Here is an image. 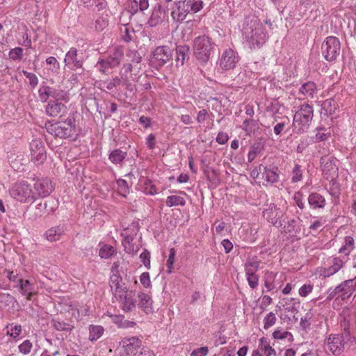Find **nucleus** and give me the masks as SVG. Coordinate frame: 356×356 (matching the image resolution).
Segmentation results:
<instances>
[{
    "instance_id": "obj_1",
    "label": "nucleus",
    "mask_w": 356,
    "mask_h": 356,
    "mask_svg": "<svg viewBox=\"0 0 356 356\" xmlns=\"http://www.w3.org/2000/svg\"><path fill=\"white\" fill-rule=\"evenodd\" d=\"M355 342L347 329L341 334H330L327 339V349L336 356L340 355L344 350L350 348Z\"/></svg>"
},
{
    "instance_id": "obj_2",
    "label": "nucleus",
    "mask_w": 356,
    "mask_h": 356,
    "mask_svg": "<svg viewBox=\"0 0 356 356\" xmlns=\"http://www.w3.org/2000/svg\"><path fill=\"white\" fill-rule=\"evenodd\" d=\"M250 24V26L247 24L245 26H243V35L253 46L259 47L266 42L268 38L267 33L262 24L259 23L257 19L254 22L251 21Z\"/></svg>"
},
{
    "instance_id": "obj_3",
    "label": "nucleus",
    "mask_w": 356,
    "mask_h": 356,
    "mask_svg": "<svg viewBox=\"0 0 356 356\" xmlns=\"http://www.w3.org/2000/svg\"><path fill=\"white\" fill-rule=\"evenodd\" d=\"M176 8L171 12L172 18L177 22H181L186 19L187 15L192 12L197 13L202 8V1L184 0L175 3Z\"/></svg>"
},
{
    "instance_id": "obj_4",
    "label": "nucleus",
    "mask_w": 356,
    "mask_h": 356,
    "mask_svg": "<svg viewBox=\"0 0 356 356\" xmlns=\"http://www.w3.org/2000/svg\"><path fill=\"white\" fill-rule=\"evenodd\" d=\"M214 44L206 35L198 36L193 41V53L195 58L202 63H207L211 56Z\"/></svg>"
},
{
    "instance_id": "obj_5",
    "label": "nucleus",
    "mask_w": 356,
    "mask_h": 356,
    "mask_svg": "<svg viewBox=\"0 0 356 356\" xmlns=\"http://www.w3.org/2000/svg\"><path fill=\"white\" fill-rule=\"evenodd\" d=\"M313 118V108L312 106L305 104L300 106L294 116L292 127L293 131H296L300 134L305 131L309 125L310 122Z\"/></svg>"
},
{
    "instance_id": "obj_6",
    "label": "nucleus",
    "mask_w": 356,
    "mask_h": 356,
    "mask_svg": "<svg viewBox=\"0 0 356 356\" xmlns=\"http://www.w3.org/2000/svg\"><path fill=\"white\" fill-rule=\"evenodd\" d=\"M47 131L59 138H68L72 136L75 129L74 119L68 118L65 121H58L54 124H46Z\"/></svg>"
},
{
    "instance_id": "obj_7",
    "label": "nucleus",
    "mask_w": 356,
    "mask_h": 356,
    "mask_svg": "<svg viewBox=\"0 0 356 356\" xmlns=\"http://www.w3.org/2000/svg\"><path fill=\"white\" fill-rule=\"evenodd\" d=\"M250 176L257 184L264 186L277 183L279 179V175L276 171L261 164L252 170Z\"/></svg>"
},
{
    "instance_id": "obj_8",
    "label": "nucleus",
    "mask_w": 356,
    "mask_h": 356,
    "mask_svg": "<svg viewBox=\"0 0 356 356\" xmlns=\"http://www.w3.org/2000/svg\"><path fill=\"white\" fill-rule=\"evenodd\" d=\"M10 195L21 202L28 203L35 199L31 185L24 181L14 184L10 189Z\"/></svg>"
},
{
    "instance_id": "obj_9",
    "label": "nucleus",
    "mask_w": 356,
    "mask_h": 356,
    "mask_svg": "<svg viewBox=\"0 0 356 356\" xmlns=\"http://www.w3.org/2000/svg\"><path fill=\"white\" fill-rule=\"evenodd\" d=\"M321 50L326 60H334L339 55L341 51L339 40L335 36L327 37L322 44Z\"/></svg>"
},
{
    "instance_id": "obj_10",
    "label": "nucleus",
    "mask_w": 356,
    "mask_h": 356,
    "mask_svg": "<svg viewBox=\"0 0 356 356\" xmlns=\"http://www.w3.org/2000/svg\"><path fill=\"white\" fill-rule=\"evenodd\" d=\"M356 291V280L350 279L338 285L330 293L332 297L338 296L342 299L350 298Z\"/></svg>"
},
{
    "instance_id": "obj_11",
    "label": "nucleus",
    "mask_w": 356,
    "mask_h": 356,
    "mask_svg": "<svg viewBox=\"0 0 356 356\" xmlns=\"http://www.w3.org/2000/svg\"><path fill=\"white\" fill-rule=\"evenodd\" d=\"M84 58L82 53H78L75 47H72L67 51L64 59L65 65L70 70L81 68Z\"/></svg>"
},
{
    "instance_id": "obj_12",
    "label": "nucleus",
    "mask_w": 356,
    "mask_h": 356,
    "mask_svg": "<svg viewBox=\"0 0 356 356\" xmlns=\"http://www.w3.org/2000/svg\"><path fill=\"white\" fill-rule=\"evenodd\" d=\"M238 61V56L236 51L232 49H225L220 59V66L224 70L233 69Z\"/></svg>"
},
{
    "instance_id": "obj_13",
    "label": "nucleus",
    "mask_w": 356,
    "mask_h": 356,
    "mask_svg": "<svg viewBox=\"0 0 356 356\" xmlns=\"http://www.w3.org/2000/svg\"><path fill=\"white\" fill-rule=\"evenodd\" d=\"M339 257H334L330 259V266L323 270L322 275L324 277H330L343 268L348 261V257L343 254H339Z\"/></svg>"
},
{
    "instance_id": "obj_14",
    "label": "nucleus",
    "mask_w": 356,
    "mask_h": 356,
    "mask_svg": "<svg viewBox=\"0 0 356 356\" xmlns=\"http://www.w3.org/2000/svg\"><path fill=\"white\" fill-rule=\"evenodd\" d=\"M31 160L38 163L46 159V152L43 143L40 140H33L30 143Z\"/></svg>"
},
{
    "instance_id": "obj_15",
    "label": "nucleus",
    "mask_w": 356,
    "mask_h": 356,
    "mask_svg": "<svg viewBox=\"0 0 356 356\" xmlns=\"http://www.w3.org/2000/svg\"><path fill=\"white\" fill-rule=\"evenodd\" d=\"M263 216L275 227L282 225L280 218L282 216V211L273 204H270L264 210Z\"/></svg>"
},
{
    "instance_id": "obj_16",
    "label": "nucleus",
    "mask_w": 356,
    "mask_h": 356,
    "mask_svg": "<svg viewBox=\"0 0 356 356\" xmlns=\"http://www.w3.org/2000/svg\"><path fill=\"white\" fill-rule=\"evenodd\" d=\"M321 162L325 179L332 181L338 176V168L333 159L322 158Z\"/></svg>"
},
{
    "instance_id": "obj_17",
    "label": "nucleus",
    "mask_w": 356,
    "mask_h": 356,
    "mask_svg": "<svg viewBox=\"0 0 356 356\" xmlns=\"http://www.w3.org/2000/svg\"><path fill=\"white\" fill-rule=\"evenodd\" d=\"M172 58V50L168 46L157 47L153 53V59L157 62V65L163 66Z\"/></svg>"
},
{
    "instance_id": "obj_18",
    "label": "nucleus",
    "mask_w": 356,
    "mask_h": 356,
    "mask_svg": "<svg viewBox=\"0 0 356 356\" xmlns=\"http://www.w3.org/2000/svg\"><path fill=\"white\" fill-rule=\"evenodd\" d=\"M45 111L49 116L61 118L67 113V108L59 101H49L46 106Z\"/></svg>"
},
{
    "instance_id": "obj_19",
    "label": "nucleus",
    "mask_w": 356,
    "mask_h": 356,
    "mask_svg": "<svg viewBox=\"0 0 356 356\" xmlns=\"http://www.w3.org/2000/svg\"><path fill=\"white\" fill-rule=\"evenodd\" d=\"M120 343L128 355H136L141 346V341L136 337H124Z\"/></svg>"
},
{
    "instance_id": "obj_20",
    "label": "nucleus",
    "mask_w": 356,
    "mask_h": 356,
    "mask_svg": "<svg viewBox=\"0 0 356 356\" xmlns=\"http://www.w3.org/2000/svg\"><path fill=\"white\" fill-rule=\"evenodd\" d=\"M123 57V53L122 50L117 49L113 54L109 56L106 59H102L99 61V64L102 68H113L118 66Z\"/></svg>"
},
{
    "instance_id": "obj_21",
    "label": "nucleus",
    "mask_w": 356,
    "mask_h": 356,
    "mask_svg": "<svg viewBox=\"0 0 356 356\" xmlns=\"http://www.w3.org/2000/svg\"><path fill=\"white\" fill-rule=\"evenodd\" d=\"M165 12L160 3H156L152 11L149 19L147 24L149 27H154L161 24L164 18Z\"/></svg>"
},
{
    "instance_id": "obj_22",
    "label": "nucleus",
    "mask_w": 356,
    "mask_h": 356,
    "mask_svg": "<svg viewBox=\"0 0 356 356\" xmlns=\"http://www.w3.org/2000/svg\"><path fill=\"white\" fill-rule=\"evenodd\" d=\"M34 188L39 195L43 196L49 195L53 190L51 181L48 178L38 179L34 184Z\"/></svg>"
},
{
    "instance_id": "obj_23",
    "label": "nucleus",
    "mask_w": 356,
    "mask_h": 356,
    "mask_svg": "<svg viewBox=\"0 0 356 356\" xmlns=\"http://www.w3.org/2000/svg\"><path fill=\"white\" fill-rule=\"evenodd\" d=\"M111 287L115 288V294L127 292L129 288L122 276L117 273H113L111 276Z\"/></svg>"
},
{
    "instance_id": "obj_24",
    "label": "nucleus",
    "mask_w": 356,
    "mask_h": 356,
    "mask_svg": "<svg viewBox=\"0 0 356 356\" xmlns=\"http://www.w3.org/2000/svg\"><path fill=\"white\" fill-rule=\"evenodd\" d=\"M132 293V291H128L118 295L120 299L122 300V309L126 312L131 311L136 306V300L134 298Z\"/></svg>"
},
{
    "instance_id": "obj_25",
    "label": "nucleus",
    "mask_w": 356,
    "mask_h": 356,
    "mask_svg": "<svg viewBox=\"0 0 356 356\" xmlns=\"http://www.w3.org/2000/svg\"><path fill=\"white\" fill-rule=\"evenodd\" d=\"M139 298L138 306L141 308L146 314H149L153 312V300L151 297L145 293H140L138 296Z\"/></svg>"
},
{
    "instance_id": "obj_26",
    "label": "nucleus",
    "mask_w": 356,
    "mask_h": 356,
    "mask_svg": "<svg viewBox=\"0 0 356 356\" xmlns=\"http://www.w3.org/2000/svg\"><path fill=\"white\" fill-rule=\"evenodd\" d=\"M325 202V197L318 193H312L308 197V203L313 209L324 208Z\"/></svg>"
},
{
    "instance_id": "obj_27",
    "label": "nucleus",
    "mask_w": 356,
    "mask_h": 356,
    "mask_svg": "<svg viewBox=\"0 0 356 356\" xmlns=\"http://www.w3.org/2000/svg\"><path fill=\"white\" fill-rule=\"evenodd\" d=\"M51 326L60 332H71L74 326L70 322H65V321L59 318H54L51 321Z\"/></svg>"
},
{
    "instance_id": "obj_28",
    "label": "nucleus",
    "mask_w": 356,
    "mask_h": 356,
    "mask_svg": "<svg viewBox=\"0 0 356 356\" xmlns=\"http://www.w3.org/2000/svg\"><path fill=\"white\" fill-rule=\"evenodd\" d=\"M18 286L19 287V291L22 296H26V300H31L33 295V286L30 281L23 279H19L17 280Z\"/></svg>"
},
{
    "instance_id": "obj_29",
    "label": "nucleus",
    "mask_w": 356,
    "mask_h": 356,
    "mask_svg": "<svg viewBox=\"0 0 356 356\" xmlns=\"http://www.w3.org/2000/svg\"><path fill=\"white\" fill-rule=\"evenodd\" d=\"M65 232V227L62 225H58L54 227H52L49 229H48L45 232V237L46 238L51 241H58L61 236Z\"/></svg>"
},
{
    "instance_id": "obj_30",
    "label": "nucleus",
    "mask_w": 356,
    "mask_h": 356,
    "mask_svg": "<svg viewBox=\"0 0 356 356\" xmlns=\"http://www.w3.org/2000/svg\"><path fill=\"white\" fill-rule=\"evenodd\" d=\"M189 47L186 45L178 46L176 48V65H183L185 60L188 59Z\"/></svg>"
},
{
    "instance_id": "obj_31",
    "label": "nucleus",
    "mask_w": 356,
    "mask_h": 356,
    "mask_svg": "<svg viewBox=\"0 0 356 356\" xmlns=\"http://www.w3.org/2000/svg\"><path fill=\"white\" fill-rule=\"evenodd\" d=\"M316 92V83L313 81H309L302 84L299 89V93L305 98H313Z\"/></svg>"
},
{
    "instance_id": "obj_32",
    "label": "nucleus",
    "mask_w": 356,
    "mask_h": 356,
    "mask_svg": "<svg viewBox=\"0 0 356 356\" xmlns=\"http://www.w3.org/2000/svg\"><path fill=\"white\" fill-rule=\"evenodd\" d=\"M127 156V152L120 149H115L111 152L108 159L113 164H121Z\"/></svg>"
},
{
    "instance_id": "obj_33",
    "label": "nucleus",
    "mask_w": 356,
    "mask_h": 356,
    "mask_svg": "<svg viewBox=\"0 0 356 356\" xmlns=\"http://www.w3.org/2000/svg\"><path fill=\"white\" fill-rule=\"evenodd\" d=\"M355 241L352 236H348L345 237L344 245L339 249V254H343L348 257L350 252L355 248Z\"/></svg>"
},
{
    "instance_id": "obj_34",
    "label": "nucleus",
    "mask_w": 356,
    "mask_h": 356,
    "mask_svg": "<svg viewBox=\"0 0 356 356\" xmlns=\"http://www.w3.org/2000/svg\"><path fill=\"white\" fill-rule=\"evenodd\" d=\"M260 261L257 260V257L248 258L245 264V274L256 273Z\"/></svg>"
},
{
    "instance_id": "obj_35",
    "label": "nucleus",
    "mask_w": 356,
    "mask_h": 356,
    "mask_svg": "<svg viewBox=\"0 0 356 356\" xmlns=\"http://www.w3.org/2000/svg\"><path fill=\"white\" fill-rule=\"evenodd\" d=\"M51 97L54 98V101L67 102L69 100V94L64 90L51 87Z\"/></svg>"
},
{
    "instance_id": "obj_36",
    "label": "nucleus",
    "mask_w": 356,
    "mask_h": 356,
    "mask_svg": "<svg viewBox=\"0 0 356 356\" xmlns=\"http://www.w3.org/2000/svg\"><path fill=\"white\" fill-rule=\"evenodd\" d=\"M337 107L338 105L336 101L333 99H327L322 104L323 109L326 112V114L329 115H332Z\"/></svg>"
},
{
    "instance_id": "obj_37",
    "label": "nucleus",
    "mask_w": 356,
    "mask_h": 356,
    "mask_svg": "<svg viewBox=\"0 0 356 356\" xmlns=\"http://www.w3.org/2000/svg\"><path fill=\"white\" fill-rule=\"evenodd\" d=\"M134 237L131 236H125L122 241V245L124 246V251L128 254H134L137 252L135 250V245L133 243Z\"/></svg>"
},
{
    "instance_id": "obj_38",
    "label": "nucleus",
    "mask_w": 356,
    "mask_h": 356,
    "mask_svg": "<svg viewBox=\"0 0 356 356\" xmlns=\"http://www.w3.org/2000/svg\"><path fill=\"white\" fill-rule=\"evenodd\" d=\"M104 328L100 325H90L89 327L90 335L89 339L90 341H95L98 339L104 333Z\"/></svg>"
},
{
    "instance_id": "obj_39",
    "label": "nucleus",
    "mask_w": 356,
    "mask_h": 356,
    "mask_svg": "<svg viewBox=\"0 0 356 356\" xmlns=\"http://www.w3.org/2000/svg\"><path fill=\"white\" fill-rule=\"evenodd\" d=\"M259 350L264 352L266 356H271L273 354H275V351L269 345L266 338L263 337L260 339L259 345Z\"/></svg>"
},
{
    "instance_id": "obj_40",
    "label": "nucleus",
    "mask_w": 356,
    "mask_h": 356,
    "mask_svg": "<svg viewBox=\"0 0 356 356\" xmlns=\"http://www.w3.org/2000/svg\"><path fill=\"white\" fill-rule=\"evenodd\" d=\"M186 204V201L184 197L178 195H171L168 197L166 200V204L169 207L173 206H184Z\"/></svg>"
},
{
    "instance_id": "obj_41",
    "label": "nucleus",
    "mask_w": 356,
    "mask_h": 356,
    "mask_svg": "<svg viewBox=\"0 0 356 356\" xmlns=\"http://www.w3.org/2000/svg\"><path fill=\"white\" fill-rule=\"evenodd\" d=\"M115 254H116L115 249L113 246L109 245H104V246H102L100 248L99 252V255L100 256V257L104 259H108L111 256L114 255Z\"/></svg>"
},
{
    "instance_id": "obj_42",
    "label": "nucleus",
    "mask_w": 356,
    "mask_h": 356,
    "mask_svg": "<svg viewBox=\"0 0 356 356\" xmlns=\"http://www.w3.org/2000/svg\"><path fill=\"white\" fill-rule=\"evenodd\" d=\"M258 129V123L257 120L253 119H246L243 123V129L247 133H251Z\"/></svg>"
},
{
    "instance_id": "obj_43",
    "label": "nucleus",
    "mask_w": 356,
    "mask_h": 356,
    "mask_svg": "<svg viewBox=\"0 0 356 356\" xmlns=\"http://www.w3.org/2000/svg\"><path fill=\"white\" fill-rule=\"evenodd\" d=\"M39 97L42 102H47L49 97H51V87L49 86H42L38 90Z\"/></svg>"
},
{
    "instance_id": "obj_44",
    "label": "nucleus",
    "mask_w": 356,
    "mask_h": 356,
    "mask_svg": "<svg viewBox=\"0 0 356 356\" xmlns=\"http://www.w3.org/2000/svg\"><path fill=\"white\" fill-rule=\"evenodd\" d=\"M277 318L273 312L268 313L264 319V328L268 330L276 323Z\"/></svg>"
},
{
    "instance_id": "obj_45",
    "label": "nucleus",
    "mask_w": 356,
    "mask_h": 356,
    "mask_svg": "<svg viewBox=\"0 0 356 356\" xmlns=\"http://www.w3.org/2000/svg\"><path fill=\"white\" fill-rule=\"evenodd\" d=\"M117 184L119 194L123 197H126L129 191L127 182L124 179H120L117 181Z\"/></svg>"
},
{
    "instance_id": "obj_46",
    "label": "nucleus",
    "mask_w": 356,
    "mask_h": 356,
    "mask_svg": "<svg viewBox=\"0 0 356 356\" xmlns=\"http://www.w3.org/2000/svg\"><path fill=\"white\" fill-rule=\"evenodd\" d=\"M33 348V344L30 340H25L23 343H22L19 346V350L21 353L24 355H27L31 353V349Z\"/></svg>"
},
{
    "instance_id": "obj_47",
    "label": "nucleus",
    "mask_w": 356,
    "mask_h": 356,
    "mask_svg": "<svg viewBox=\"0 0 356 356\" xmlns=\"http://www.w3.org/2000/svg\"><path fill=\"white\" fill-rule=\"evenodd\" d=\"M296 231V220L291 219L284 225L283 227V232L285 234H293Z\"/></svg>"
},
{
    "instance_id": "obj_48",
    "label": "nucleus",
    "mask_w": 356,
    "mask_h": 356,
    "mask_svg": "<svg viewBox=\"0 0 356 356\" xmlns=\"http://www.w3.org/2000/svg\"><path fill=\"white\" fill-rule=\"evenodd\" d=\"M23 56V49L15 47L9 51V57L13 60H21Z\"/></svg>"
},
{
    "instance_id": "obj_49",
    "label": "nucleus",
    "mask_w": 356,
    "mask_h": 356,
    "mask_svg": "<svg viewBox=\"0 0 356 356\" xmlns=\"http://www.w3.org/2000/svg\"><path fill=\"white\" fill-rule=\"evenodd\" d=\"M134 34V30L129 29L127 26L124 27V30L122 31V38L126 42H129L133 39V35Z\"/></svg>"
},
{
    "instance_id": "obj_50",
    "label": "nucleus",
    "mask_w": 356,
    "mask_h": 356,
    "mask_svg": "<svg viewBox=\"0 0 356 356\" xmlns=\"http://www.w3.org/2000/svg\"><path fill=\"white\" fill-rule=\"evenodd\" d=\"M302 179V171L300 170V166L298 164H296L294 168L292 171V182H298L300 181Z\"/></svg>"
},
{
    "instance_id": "obj_51",
    "label": "nucleus",
    "mask_w": 356,
    "mask_h": 356,
    "mask_svg": "<svg viewBox=\"0 0 356 356\" xmlns=\"http://www.w3.org/2000/svg\"><path fill=\"white\" fill-rule=\"evenodd\" d=\"M289 121H290L289 119L287 117H286V118L284 121L277 123L274 127V133L276 135H280L284 129L286 125L289 123Z\"/></svg>"
},
{
    "instance_id": "obj_52",
    "label": "nucleus",
    "mask_w": 356,
    "mask_h": 356,
    "mask_svg": "<svg viewBox=\"0 0 356 356\" xmlns=\"http://www.w3.org/2000/svg\"><path fill=\"white\" fill-rule=\"evenodd\" d=\"M140 259L146 268H150V253L147 250L140 254Z\"/></svg>"
},
{
    "instance_id": "obj_53",
    "label": "nucleus",
    "mask_w": 356,
    "mask_h": 356,
    "mask_svg": "<svg viewBox=\"0 0 356 356\" xmlns=\"http://www.w3.org/2000/svg\"><path fill=\"white\" fill-rule=\"evenodd\" d=\"M246 275L249 286L252 289H255L258 285L259 277L256 273L246 274Z\"/></svg>"
},
{
    "instance_id": "obj_54",
    "label": "nucleus",
    "mask_w": 356,
    "mask_h": 356,
    "mask_svg": "<svg viewBox=\"0 0 356 356\" xmlns=\"http://www.w3.org/2000/svg\"><path fill=\"white\" fill-rule=\"evenodd\" d=\"M10 326L11 328L10 330H8L7 334L14 338H16L22 332V326L20 325H13V324L10 325Z\"/></svg>"
},
{
    "instance_id": "obj_55",
    "label": "nucleus",
    "mask_w": 356,
    "mask_h": 356,
    "mask_svg": "<svg viewBox=\"0 0 356 356\" xmlns=\"http://www.w3.org/2000/svg\"><path fill=\"white\" fill-rule=\"evenodd\" d=\"M175 250L174 248H171L170 250V254L167 260V266L168 267V273L172 272V268L175 261Z\"/></svg>"
},
{
    "instance_id": "obj_56",
    "label": "nucleus",
    "mask_w": 356,
    "mask_h": 356,
    "mask_svg": "<svg viewBox=\"0 0 356 356\" xmlns=\"http://www.w3.org/2000/svg\"><path fill=\"white\" fill-rule=\"evenodd\" d=\"M46 63L47 65L52 66L51 70L57 71L60 68V64L57 59L54 56H50L47 58Z\"/></svg>"
},
{
    "instance_id": "obj_57",
    "label": "nucleus",
    "mask_w": 356,
    "mask_h": 356,
    "mask_svg": "<svg viewBox=\"0 0 356 356\" xmlns=\"http://www.w3.org/2000/svg\"><path fill=\"white\" fill-rule=\"evenodd\" d=\"M313 289V286L311 284H304L299 289V294L302 297H306Z\"/></svg>"
},
{
    "instance_id": "obj_58",
    "label": "nucleus",
    "mask_w": 356,
    "mask_h": 356,
    "mask_svg": "<svg viewBox=\"0 0 356 356\" xmlns=\"http://www.w3.org/2000/svg\"><path fill=\"white\" fill-rule=\"evenodd\" d=\"M273 336L275 339H284L287 338L288 337H291V334L289 332H281L280 330H275L273 333Z\"/></svg>"
},
{
    "instance_id": "obj_59",
    "label": "nucleus",
    "mask_w": 356,
    "mask_h": 356,
    "mask_svg": "<svg viewBox=\"0 0 356 356\" xmlns=\"http://www.w3.org/2000/svg\"><path fill=\"white\" fill-rule=\"evenodd\" d=\"M140 280L145 287H149L151 284L149 273H143L140 277Z\"/></svg>"
},
{
    "instance_id": "obj_60",
    "label": "nucleus",
    "mask_w": 356,
    "mask_h": 356,
    "mask_svg": "<svg viewBox=\"0 0 356 356\" xmlns=\"http://www.w3.org/2000/svg\"><path fill=\"white\" fill-rule=\"evenodd\" d=\"M209 350L207 347H201L197 349H195L191 356H205L207 355Z\"/></svg>"
},
{
    "instance_id": "obj_61",
    "label": "nucleus",
    "mask_w": 356,
    "mask_h": 356,
    "mask_svg": "<svg viewBox=\"0 0 356 356\" xmlns=\"http://www.w3.org/2000/svg\"><path fill=\"white\" fill-rule=\"evenodd\" d=\"M296 204L300 209H303L305 208V203L302 201V195L300 193H296L293 197Z\"/></svg>"
},
{
    "instance_id": "obj_62",
    "label": "nucleus",
    "mask_w": 356,
    "mask_h": 356,
    "mask_svg": "<svg viewBox=\"0 0 356 356\" xmlns=\"http://www.w3.org/2000/svg\"><path fill=\"white\" fill-rule=\"evenodd\" d=\"M145 192L147 194L149 195H154L156 193V188L155 186L152 184V182L148 180L147 182H145Z\"/></svg>"
},
{
    "instance_id": "obj_63",
    "label": "nucleus",
    "mask_w": 356,
    "mask_h": 356,
    "mask_svg": "<svg viewBox=\"0 0 356 356\" xmlns=\"http://www.w3.org/2000/svg\"><path fill=\"white\" fill-rule=\"evenodd\" d=\"M127 56L131 57V63L133 65H138L141 61V56L139 55V54L136 51H131L129 54H127Z\"/></svg>"
},
{
    "instance_id": "obj_64",
    "label": "nucleus",
    "mask_w": 356,
    "mask_h": 356,
    "mask_svg": "<svg viewBox=\"0 0 356 356\" xmlns=\"http://www.w3.org/2000/svg\"><path fill=\"white\" fill-rule=\"evenodd\" d=\"M228 136L227 134L223 132H220L217 137H216V141L219 144H225L228 140Z\"/></svg>"
}]
</instances>
